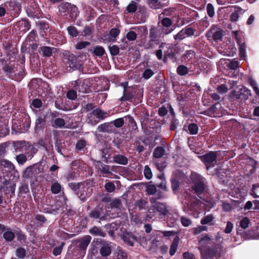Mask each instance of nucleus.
I'll return each mask as SVG.
<instances>
[{
  "label": "nucleus",
  "instance_id": "nucleus-14",
  "mask_svg": "<svg viewBox=\"0 0 259 259\" xmlns=\"http://www.w3.org/2000/svg\"><path fill=\"white\" fill-rule=\"evenodd\" d=\"M211 243V238L208 235H205L201 237L199 240V248L202 254H203V252L204 251V246L205 245H210Z\"/></svg>",
  "mask_w": 259,
  "mask_h": 259
},
{
  "label": "nucleus",
  "instance_id": "nucleus-36",
  "mask_svg": "<svg viewBox=\"0 0 259 259\" xmlns=\"http://www.w3.org/2000/svg\"><path fill=\"white\" fill-rule=\"evenodd\" d=\"M61 185L57 182L53 183L51 186V191L54 194L59 193L61 191Z\"/></svg>",
  "mask_w": 259,
  "mask_h": 259
},
{
  "label": "nucleus",
  "instance_id": "nucleus-1",
  "mask_svg": "<svg viewBox=\"0 0 259 259\" xmlns=\"http://www.w3.org/2000/svg\"><path fill=\"white\" fill-rule=\"evenodd\" d=\"M202 204L206 210H209L214 206V202L212 200H206L202 203L199 200L194 198H192L190 202L188 203L187 208L185 206V209L187 210L188 212L190 211L199 213Z\"/></svg>",
  "mask_w": 259,
  "mask_h": 259
},
{
  "label": "nucleus",
  "instance_id": "nucleus-2",
  "mask_svg": "<svg viewBox=\"0 0 259 259\" xmlns=\"http://www.w3.org/2000/svg\"><path fill=\"white\" fill-rule=\"evenodd\" d=\"M120 202L118 200H115L112 202L108 206H106V211L105 213L103 209L94 210L90 213V216L94 219H99L100 220H104L108 219V217L111 218L110 214L109 213V209H114L119 207Z\"/></svg>",
  "mask_w": 259,
  "mask_h": 259
},
{
  "label": "nucleus",
  "instance_id": "nucleus-34",
  "mask_svg": "<svg viewBox=\"0 0 259 259\" xmlns=\"http://www.w3.org/2000/svg\"><path fill=\"white\" fill-rule=\"evenodd\" d=\"M3 236L6 240L10 241L13 240L14 238L15 234L12 231L7 230L4 233Z\"/></svg>",
  "mask_w": 259,
  "mask_h": 259
},
{
  "label": "nucleus",
  "instance_id": "nucleus-33",
  "mask_svg": "<svg viewBox=\"0 0 259 259\" xmlns=\"http://www.w3.org/2000/svg\"><path fill=\"white\" fill-rule=\"evenodd\" d=\"M164 153V150L162 147H157L154 151L153 156L154 157L158 158L162 157Z\"/></svg>",
  "mask_w": 259,
  "mask_h": 259
},
{
  "label": "nucleus",
  "instance_id": "nucleus-7",
  "mask_svg": "<svg viewBox=\"0 0 259 259\" xmlns=\"http://www.w3.org/2000/svg\"><path fill=\"white\" fill-rule=\"evenodd\" d=\"M107 116V114L106 112H103L100 109L98 108L88 114V122L96 124L98 121L94 119L95 117L97 119H103Z\"/></svg>",
  "mask_w": 259,
  "mask_h": 259
},
{
  "label": "nucleus",
  "instance_id": "nucleus-3",
  "mask_svg": "<svg viewBox=\"0 0 259 259\" xmlns=\"http://www.w3.org/2000/svg\"><path fill=\"white\" fill-rule=\"evenodd\" d=\"M190 179L195 192L198 194L202 193L205 189V179L196 172H192Z\"/></svg>",
  "mask_w": 259,
  "mask_h": 259
},
{
  "label": "nucleus",
  "instance_id": "nucleus-19",
  "mask_svg": "<svg viewBox=\"0 0 259 259\" xmlns=\"http://www.w3.org/2000/svg\"><path fill=\"white\" fill-rule=\"evenodd\" d=\"M124 241L128 245L133 246L134 242L137 241V237L132 233H127L122 237Z\"/></svg>",
  "mask_w": 259,
  "mask_h": 259
},
{
  "label": "nucleus",
  "instance_id": "nucleus-16",
  "mask_svg": "<svg viewBox=\"0 0 259 259\" xmlns=\"http://www.w3.org/2000/svg\"><path fill=\"white\" fill-rule=\"evenodd\" d=\"M0 166L7 172H12L15 170V166L12 163L6 159L0 160Z\"/></svg>",
  "mask_w": 259,
  "mask_h": 259
},
{
  "label": "nucleus",
  "instance_id": "nucleus-63",
  "mask_svg": "<svg viewBox=\"0 0 259 259\" xmlns=\"http://www.w3.org/2000/svg\"><path fill=\"white\" fill-rule=\"evenodd\" d=\"M67 97L70 100H74L77 97L76 92L73 90H71L67 92Z\"/></svg>",
  "mask_w": 259,
  "mask_h": 259
},
{
  "label": "nucleus",
  "instance_id": "nucleus-50",
  "mask_svg": "<svg viewBox=\"0 0 259 259\" xmlns=\"http://www.w3.org/2000/svg\"><path fill=\"white\" fill-rule=\"evenodd\" d=\"M137 4L134 2H132L127 7L126 10L129 13H134L137 10Z\"/></svg>",
  "mask_w": 259,
  "mask_h": 259
},
{
  "label": "nucleus",
  "instance_id": "nucleus-32",
  "mask_svg": "<svg viewBox=\"0 0 259 259\" xmlns=\"http://www.w3.org/2000/svg\"><path fill=\"white\" fill-rule=\"evenodd\" d=\"M248 81L256 95L259 96V89L258 88L257 83L252 78H249Z\"/></svg>",
  "mask_w": 259,
  "mask_h": 259
},
{
  "label": "nucleus",
  "instance_id": "nucleus-23",
  "mask_svg": "<svg viewBox=\"0 0 259 259\" xmlns=\"http://www.w3.org/2000/svg\"><path fill=\"white\" fill-rule=\"evenodd\" d=\"M85 184V183H70L69 184V186L70 188L74 191L77 195H79V191L81 189L84 188L83 187V185Z\"/></svg>",
  "mask_w": 259,
  "mask_h": 259
},
{
  "label": "nucleus",
  "instance_id": "nucleus-11",
  "mask_svg": "<svg viewBox=\"0 0 259 259\" xmlns=\"http://www.w3.org/2000/svg\"><path fill=\"white\" fill-rule=\"evenodd\" d=\"M216 154L215 152H210L202 157V160L205 164L207 169H208L210 165H213L215 163Z\"/></svg>",
  "mask_w": 259,
  "mask_h": 259
},
{
  "label": "nucleus",
  "instance_id": "nucleus-52",
  "mask_svg": "<svg viewBox=\"0 0 259 259\" xmlns=\"http://www.w3.org/2000/svg\"><path fill=\"white\" fill-rule=\"evenodd\" d=\"M109 50L111 54L113 56H115L118 54L119 52V48L117 46L113 45V46H110L109 47Z\"/></svg>",
  "mask_w": 259,
  "mask_h": 259
},
{
  "label": "nucleus",
  "instance_id": "nucleus-35",
  "mask_svg": "<svg viewBox=\"0 0 259 259\" xmlns=\"http://www.w3.org/2000/svg\"><path fill=\"white\" fill-rule=\"evenodd\" d=\"M213 219L214 217L212 214L207 215L201 219V224L202 225L209 224Z\"/></svg>",
  "mask_w": 259,
  "mask_h": 259
},
{
  "label": "nucleus",
  "instance_id": "nucleus-51",
  "mask_svg": "<svg viewBox=\"0 0 259 259\" xmlns=\"http://www.w3.org/2000/svg\"><path fill=\"white\" fill-rule=\"evenodd\" d=\"M114 127H121L124 124V120L122 118H117L112 122Z\"/></svg>",
  "mask_w": 259,
  "mask_h": 259
},
{
  "label": "nucleus",
  "instance_id": "nucleus-15",
  "mask_svg": "<svg viewBox=\"0 0 259 259\" xmlns=\"http://www.w3.org/2000/svg\"><path fill=\"white\" fill-rule=\"evenodd\" d=\"M98 130L101 132L112 133L115 131V128L112 122L104 123L99 125Z\"/></svg>",
  "mask_w": 259,
  "mask_h": 259
},
{
  "label": "nucleus",
  "instance_id": "nucleus-39",
  "mask_svg": "<svg viewBox=\"0 0 259 259\" xmlns=\"http://www.w3.org/2000/svg\"><path fill=\"white\" fill-rule=\"evenodd\" d=\"M67 31H68L69 34L70 36H71L72 37H75L79 33L77 29L75 27L72 26H70L68 27Z\"/></svg>",
  "mask_w": 259,
  "mask_h": 259
},
{
  "label": "nucleus",
  "instance_id": "nucleus-40",
  "mask_svg": "<svg viewBox=\"0 0 259 259\" xmlns=\"http://www.w3.org/2000/svg\"><path fill=\"white\" fill-rule=\"evenodd\" d=\"M198 126L195 123H191L188 126V131L191 135H196L198 133Z\"/></svg>",
  "mask_w": 259,
  "mask_h": 259
},
{
  "label": "nucleus",
  "instance_id": "nucleus-60",
  "mask_svg": "<svg viewBox=\"0 0 259 259\" xmlns=\"http://www.w3.org/2000/svg\"><path fill=\"white\" fill-rule=\"evenodd\" d=\"M90 44V43L88 41H80L76 45L75 48L78 50H81L85 48L87 46H89Z\"/></svg>",
  "mask_w": 259,
  "mask_h": 259
},
{
  "label": "nucleus",
  "instance_id": "nucleus-24",
  "mask_svg": "<svg viewBox=\"0 0 259 259\" xmlns=\"http://www.w3.org/2000/svg\"><path fill=\"white\" fill-rule=\"evenodd\" d=\"M180 239L179 237L176 236L173 240L172 243H171L169 250V254L171 256L175 254L176 251L177 250Z\"/></svg>",
  "mask_w": 259,
  "mask_h": 259
},
{
  "label": "nucleus",
  "instance_id": "nucleus-48",
  "mask_svg": "<svg viewBox=\"0 0 259 259\" xmlns=\"http://www.w3.org/2000/svg\"><path fill=\"white\" fill-rule=\"evenodd\" d=\"M186 34L184 29H182L179 33H178L176 35H174V39L176 40H181L183 39L186 37Z\"/></svg>",
  "mask_w": 259,
  "mask_h": 259
},
{
  "label": "nucleus",
  "instance_id": "nucleus-12",
  "mask_svg": "<svg viewBox=\"0 0 259 259\" xmlns=\"http://www.w3.org/2000/svg\"><path fill=\"white\" fill-rule=\"evenodd\" d=\"M66 65L67 71L69 72L76 70L78 67V65L76 57L73 55H69Z\"/></svg>",
  "mask_w": 259,
  "mask_h": 259
},
{
  "label": "nucleus",
  "instance_id": "nucleus-58",
  "mask_svg": "<svg viewBox=\"0 0 259 259\" xmlns=\"http://www.w3.org/2000/svg\"><path fill=\"white\" fill-rule=\"evenodd\" d=\"M181 222L182 224L185 227H189L192 224L191 221L185 217H182L181 218Z\"/></svg>",
  "mask_w": 259,
  "mask_h": 259
},
{
  "label": "nucleus",
  "instance_id": "nucleus-6",
  "mask_svg": "<svg viewBox=\"0 0 259 259\" xmlns=\"http://www.w3.org/2000/svg\"><path fill=\"white\" fill-rule=\"evenodd\" d=\"M250 91L243 86H238L231 92V96L235 98L246 99L250 96Z\"/></svg>",
  "mask_w": 259,
  "mask_h": 259
},
{
  "label": "nucleus",
  "instance_id": "nucleus-4",
  "mask_svg": "<svg viewBox=\"0 0 259 259\" xmlns=\"http://www.w3.org/2000/svg\"><path fill=\"white\" fill-rule=\"evenodd\" d=\"M15 146L18 148H21L22 151H26L31 156L35 154L38 150V145L36 144L31 145L29 142L25 141H17Z\"/></svg>",
  "mask_w": 259,
  "mask_h": 259
},
{
  "label": "nucleus",
  "instance_id": "nucleus-13",
  "mask_svg": "<svg viewBox=\"0 0 259 259\" xmlns=\"http://www.w3.org/2000/svg\"><path fill=\"white\" fill-rule=\"evenodd\" d=\"M83 186L84 188L81 189L79 191V195H77L82 201L86 200L87 198L90 196L92 192V189L88 186L87 183H85V184Z\"/></svg>",
  "mask_w": 259,
  "mask_h": 259
},
{
  "label": "nucleus",
  "instance_id": "nucleus-64",
  "mask_svg": "<svg viewBox=\"0 0 259 259\" xmlns=\"http://www.w3.org/2000/svg\"><path fill=\"white\" fill-rule=\"evenodd\" d=\"M106 190L108 192H112L115 190V185L111 182L107 183L105 186Z\"/></svg>",
  "mask_w": 259,
  "mask_h": 259
},
{
  "label": "nucleus",
  "instance_id": "nucleus-17",
  "mask_svg": "<svg viewBox=\"0 0 259 259\" xmlns=\"http://www.w3.org/2000/svg\"><path fill=\"white\" fill-rule=\"evenodd\" d=\"M162 37L159 28H152L150 30L149 37L151 41H156L158 38Z\"/></svg>",
  "mask_w": 259,
  "mask_h": 259
},
{
  "label": "nucleus",
  "instance_id": "nucleus-47",
  "mask_svg": "<svg viewBox=\"0 0 259 259\" xmlns=\"http://www.w3.org/2000/svg\"><path fill=\"white\" fill-rule=\"evenodd\" d=\"M146 192L149 195H153L156 192V188L155 185L149 184L146 187Z\"/></svg>",
  "mask_w": 259,
  "mask_h": 259
},
{
  "label": "nucleus",
  "instance_id": "nucleus-29",
  "mask_svg": "<svg viewBox=\"0 0 259 259\" xmlns=\"http://www.w3.org/2000/svg\"><path fill=\"white\" fill-rule=\"evenodd\" d=\"M89 233L94 236H100L104 237L105 233L103 232L100 228L97 227H94L89 230Z\"/></svg>",
  "mask_w": 259,
  "mask_h": 259
},
{
  "label": "nucleus",
  "instance_id": "nucleus-26",
  "mask_svg": "<svg viewBox=\"0 0 259 259\" xmlns=\"http://www.w3.org/2000/svg\"><path fill=\"white\" fill-rule=\"evenodd\" d=\"M103 246L100 249V253L102 256H107L111 253V248L107 243L103 242Z\"/></svg>",
  "mask_w": 259,
  "mask_h": 259
},
{
  "label": "nucleus",
  "instance_id": "nucleus-22",
  "mask_svg": "<svg viewBox=\"0 0 259 259\" xmlns=\"http://www.w3.org/2000/svg\"><path fill=\"white\" fill-rule=\"evenodd\" d=\"M46 121L44 118L41 117H38L35 121V126L34 128L35 132L38 133L42 130L45 125Z\"/></svg>",
  "mask_w": 259,
  "mask_h": 259
},
{
  "label": "nucleus",
  "instance_id": "nucleus-8",
  "mask_svg": "<svg viewBox=\"0 0 259 259\" xmlns=\"http://www.w3.org/2000/svg\"><path fill=\"white\" fill-rule=\"evenodd\" d=\"M223 36V31L217 27H212L206 34V37L209 40L215 41L220 40Z\"/></svg>",
  "mask_w": 259,
  "mask_h": 259
},
{
  "label": "nucleus",
  "instance_id": "nucleus-28",
  "mask_svg": "<svg viewBox=\"0 0 259 259\" xmlns=\"http://www.w3.org/2000/svg\"><path fill=\"white\" fill-rule=\"evenodd\" d=\"M114 161L118 164L125 165L127 163L128 160L124 156L118 154L114 156Z\"/></svg>",
  "mask_w": 259,
  "mask_h": 259
},
{
  "label": "nucleus",
  "instance_id": "nucleus-21",
  "mask_svg": "<svg viewBox=\"0 0 259 259\" xmlns=\"http://www.w3.org/2000/svg\"><path fill=\"white\" fill-rule=\"evenodd\" d=\"M234 12H233L231 16L230 20L232 21H236L238 20L239 15H242L244 13V10L240 7L237 6L233 7Z\"/></svg>",
  "mask_w": 259,
  "mask_h": 259
},
{
  "label": "nucleus",
  "instance_id": "nucleus-61",
  "mask_svg": "<svg viewBox=\"0 0 259 259\" xmlns=\"http://www.w3.org/2000/svg\"><path fill=\"white\" fill-rule=\"evenodd\" d=\"M207 12L209 17H213L214 14V8L212 4H208L207 6Z\"/></svg>",
  "mask_w": 259,
  "mask_h": 259
},
{
  "label": "nucleus",
  "instance_id": "nucleus-45",
  "mask_svg": "<svg viewBox=\"0 0 259 259\" xmlns=\"http://www.w3.org/2000/svg\"><path fill=\"white\" fill-rule=\"evenodd\" d=\"M16 255L17 257L24 258L26 255V250L22 247L18 248L16 251Z\"/></svg>",
  "mask_w": 259,
  "mask_h": 259
},
{
  "label": "nucleus",
  "instance_id": "nucleus-53",
  "mask_svg": "<svg viewBox=\"0 0 259 259\" xmlns=\"http://www.w3.org/2000/svg\"><path fill=\"white\" fill-rule=\"evenodd\" d=\"M16 160L19 164H23L27 161V158L24 154H20L16 156Z\"/></svg>",
  "mask_w": 259,
  "mask_h": 259
},
{
  "label": "nucleus",
  "instance_id": "nucleus-37",
  "mask_svg": "<svg viewBox=\"0 0 259 259\" xmlns=\"http://www.w3.org/2000/svg\"><path fill=\"white\" fill-rule=\"evenodd\" d=\"M189 72V69L184 65H180L177 68V72L180 75H185Z\"/></svg>",
  "mask_w": 259,
  "mask_h": 259
},
{
  "label": "nucleus",
  "instance_id": "nucleus-49",
  "mask_svg": "<svg viewBox=\"0 0 259 259\" xmlns=\"http://www.w3.org/2000/svg\"><path fill=\"white\" fill-rule=\"evenodd\" d=\"M154 72L150 69H146L143 72L142 76L146 79H148L154 75Z\"/></svg>",
  "mask_w": 259,
  "mask_h": 259
},
{
  "label": "nucleus",
  "instance_id": "nucleus-9",
  "mask_svg": "<svg viewBox=\"0 0 259 259\" xmlns=\"http://www.w3.org/2000/svg\"><path fill=\"white\" fill-rule=\"evenodd\" d=\"M234 37L237 41V44L239 46V57L242 59H245L246 57V46L244 42L241 40V38L239 37V31H233Z\"/></svg>",
  "mask_w": 259,
  "mask_h": 259
},
{
  "label": "nucleus",
  "instance_id": "nucleus-5",
  "mask_svg": "<svg viewBox=\"0 0 259 259\" xmlns=\"http://www.w3.org/2000/svg\"><path fill=\"white\" fill-rule=\"evenodd\" d=\"M150 201L152 205L149 209L150 213L158 212L159 214L163 215L167 214L168 210L164 204L155 202V199L154 198H151Z\"/></svg>",
  "mask_w": 259,
  "mask_h": 259
},
{
  "label": "nucleus",
  "instance_id": "nucleus-54",
  "mask_svg": "<svg viewBox=\"0 0 259 259\" xmlns=\"http://www.w3.org/2000/svg\"><path fill=\"white\" fill-rule=\"evenodd\" d=\"M105 53L104 49L102 47H97L94 49V53L98 56H102Z\"/></svg>",
  "mask_w": 259,
  "mask_h": 259
},
{
  "label": "nucleus",
  "instance_id": "nucleus-62",
  "mask_svg": "<svg viewBox=\"0 0 259 259\" xmlns=\"http://www.w3.org/2000/svg\"><path fill=\"white\" fill-rule=\"evenodd\" d=\"M126 38L130 41L134 40L137 38V34L133 31H130L127 33Z\"/></svg>",
  "mask_w": 259,
  "mask_h": 259
},
{
  "label": "nucleus",
  "instance_id": "nucleus-44",
  "mask_svg": "<svg viewBox=\"0 0 259 259\" xmlns=\"http://www.w3.org/2000/svg\"><path fill=\"white\" fill-rule=\"evenodd\" d=\"M31 166L27 167L24 172V177L25 178H33L35 177V176Z\"/></svg>",
  "mask_w": 259,
  "mask_h": 259
},
{
  "label": "nucleus",
  "instance_id": "nucleus-38",
  "mask_svg": "<svg viewBox=\"0 0 259 259\" xmlns=\"http://www.w3.org/2000/svg\"><path fill=\"white\" fill-rule=\"evenodd\" d=\"M116 254L119 259H127L126 253L120 247L117 248Z\"/></svg>",
  "mask_w": 259,
  "mask_h": 259
},
{
  "label": "nucleus",
  "instance_id": "nucleus-41",
  "mask_svg": "<svg viewBox=\"0 0 259 259\" xmlns=\"http://www.w3.org/2000/svg\"><path fill=\"white\" fill-rule=\"evenodd\" d=\"M144 174L145 177L147 180H150L152 178L153 175L152 171L148 165H146L144 167Z\"/></svg>",
  "mask_w": 259,
  "mask_h": 259
},
{
  "label": "nucleus",
  "instance_id": "nucleus-10",
  "mask_svg": "<svg viewBox=\"0 0 259 259\" xmlns=\"http://www.w3.org/2000/svg\"><path fill=\"white\" fill-rule=\"evenodd\" d=\"M30 126V121L29 118H26L24 123L23 126L20 125V126L17 125V123H13L12 126V130H15L16 133H22L27 132Z\"/></svg>",
  "mask_w": 259,
  "mask_h": 259
},
{
  "label": "nucleus",
  "instance_id": "nucleus-56",
  "mask_svg": "<svg viewBox=\"0 0 259 259\" xmlns=\"http://www.w3.org/2000/svg\"><path fill=\"white\" fill-rule=\"evenodd\" d=\"M86 145V142L84 140H81L77 142L76 144V148L78 150H82Z\"/></svg>",
  "mask_w": 259,
  "mask_h": 259
},
{
  "label": "nucleus",
  "instance_id": "nucleus-55",
  "mask_svg": "<svg viewBox=\"0 0 259 259\" xmlns=\"http://www.w3.org/2000/svg\"><path fill=\"white\" fill-rule=\"evenodd\" d=\"M228 66L231 69H236L239 67V62L237 60L233 59L229 63Z\"/></svg>",
  "mask_w": 259,
  "mask_h": 259
},
{
  "label": "nucleus",
  "instance_id": "nucleus-59",
  "mask_svg": "<svg viewBox=\"0 0 259 259\" xmlns=\"http://www.w3.org/2000/svg\"><path fill=\"white\" fill-rule=\"evenodd\" d=\"M229 90L227 84H223L218 88V91L222 94L226 93Z\"/></svg>",
  "mask_w": 259,
  "mask_h": 259
},
{
  "label": "nucleus",
  "instance_id": "nucleus-18",
  "mask_svg": "<svg viewBox=\"0 0 259 259\" xmlns=\"http://www.w3.org/2000/svg\"><path fill=\"white\" fill-rule=\"evenodd\" d=\"M52 126L55 128H69V125H65L64 120L61 118H56L53 120L51 122Z\"/></svg>",
  "mask_w": 259,
  "mask_h": 259
},
{
  "label": "nucleus",
  "instance_id": "nucleus-46",
  "mask_svg": "<svg viewBox=\"0 0 259 259\" xmlns=\"http://www.w3.org/2000/svg\"><path fill=\"white\" fill-rule=\"evenodd\" d=\"M31 167L32 168V170H33V173L34 174L35 176H36L37 174H39L42 172V168L41 167V166L39 163H36L31 166Z\"/></svg>",
  "mask_w": 259,
  "mask_h": 259
},
{
  "label": "nucleus",
  "instance_id": "nucleus-42",
  "mask_svg": "<svg viewBox=\"0 0 259 259\" xmlns=\"http://www.w3.org/2000/svg\"><path fill=\"white\" fill-rule=\"evenodd\" d=\"M206 227L199 226L197 227L192 228L191 231L194 234L197 235L204 231H206Z\"/></svg>",
  "mask_w": 259,
  "mask_h": 259
},
{
  "label": "nucleus",
  "instance_id": "nucleus-30",
  "mask_svg": "<svg viewBox=\"0 0 259 259\" xmlns=\"http://www.w3.org/2000/svg\"><path fill=\"white\" fill-rule=\"evenodd\" d=\"M54 48L49 47H43L40 48V53L46 57H50L53 52Z\"/></svg>",
  "mask_w": 259,
  "mask_h": 259
},
{
  "label": "nucleus",
  "instance_id": "nucleus-31",
  "mask_svg": "<svg viewBox=\"0 0 259 259\" xmlns=\"http://www.w3.org/2000/svg\"><path fill=\"white\" fill-rule=\"evenodd\" d=\"M149 6L154 9H158L162 7L161 3L158 0H147Z\"/></svg>",
  "mask_w": 259,
  "mask_h": 259
},
{
  "label": "nucleus",
  "instance_id": "nucleus-57",
  "mask_svg": "<svg viewBox=\"0 0 259 259\" xmlns=\"http://www.w3.org/2000/svg\"><path fill=\"white\" fill-rule=\"evenodd\" d=\"M9 133V128L7 125L0 126V137H3Z\"/></svg>",
  "mask_w": 259,
  "mask_h": 259
},
{
  "label": "nucleus",
  "instance_id": "nucleus-25",
  "mask_svg": "<svg viewBox=\"0 0 259 259\" xmlns=\"http://www.w3.org/2000/svg\"><path fill=\"white\" fill-rule=\"evenodd\" d=\"M121 85L124 88L123 96L120 98L121 101H129L133 97V95L131 93L128 92L126 90L125 88L127 86V82H123L121 83Z\"/></svg>",
  "mask_w": 259,
  "mask_h": 259
},
{
  "label": "nucleus",
  "instance_id": "nucleus-27",
  "mask_svg": "<svg viewBox=\"0 0 259 259\" xmlns=\"http://www.w3.org/2000/svg\"><path fill=\"white\" fill-rule=\"evenodd\" d=\"M92 237L90 235H86L82 237L80 241L79 247L82 249H85L91 242Z\"/></svg>",
  "mask_w": 259,
  "mask_h": 259
},
{
  "label": "nucleus",
  "instance_id": "nucleus-43",
  "mask_svg": "<svg viewBox=\"0 0 259 259\" xmlns=\"http://www.w3.org/2000/svg\"><path fill=\"white\" fill-rule=\"evenodd\" d=\"M250 221L247 217L243 218L240 222V226L244 229L247 228L249 227Z\"/></svg>",
  "mask_w": 259,
  "mask_h": 259
},
{
  "label": "nucleus",
  "instance_id": "nucleus-20",
  "mask_svg": "<svg viewBox=\"0 0 259 259\" xmlns=\"http://www.w3.org/2000/svg\"><path fill=\"white\" fill-rule=\"evenodd\" d=\"M95 165L103 174L110 173V166L109 165H105L100 161H96Z\"/></svg>",
  "mask_w": 259,
  "mask_h": 259
}]
</instances>
